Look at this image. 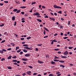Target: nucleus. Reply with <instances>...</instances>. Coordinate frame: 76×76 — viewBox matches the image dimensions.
Instances as JSON below:
<instances>
[{"instance_id": "31", "label": "nucleus", "mask_w": 76, "mask_h": 76, "mask_svg": "<svg viewBox=\"0 0 76 76\" xmlns=\"http://www.w3.org/2000/svg\"><path fill=\"white\" fill-rule=\"evenodd\" d=\"M55 51H59L60 49H55Z\"/></svg>"}, {"instance_id": "12", "label": "nucleus", "mask_w": 76, "mask_h": 76, "mask_svg": "<svg viewBox=\"0 0 76 76\" xmlns=\"http://www.w3.org/2000/svg\"><path fill=\"white\" fill-rule=\"evenodd\" d=\"M13 11L14 12H17V11H18V9H14L13 10Z\"/></svg>"}, {"instance_id": "32", "label": "nucleus", "mask_w": 76, "mask_h": 76, "mask_svg": "<svg viewBox=\"0 0 76 76\" xmlns=\"http://www.w3.org/2000/svg\"><path fill=\"white\" fill-rule=\"evenodd\" d=\"M31 37H28V38H27V39H31Z\"/></svg>"}, {"instance_id": "49", "label": "nucleus", "mask_w": 76, "mask_h": 76, "mask_svg": "<svg viewBox=\"0 0 76 76\" xmlns=\"http://www.w3.org/2000/svg\"><path fill=\"white\" fill-rule=\"evenodd\" d=\"M21 13H22L23 15H24L25 14V12H21Z\"/></svg>"}, {"instance_id": "60", "label": "nucleus", "mask_w": 76, "mask_h": 76, "mask_svg": "<svg viewBox=\"0 0 76 76\" xmlns=\"http://www.w3.org/2000/svg\"><path fill=\"white\" fill-rule=\"evenodd\" d=\"M4 25V24H3L2 25H0V26H1V27H2V26H3Z\"/></svg>"}, {"instance_id": "16", "label": "nucleus", "mask_w": 76, "mask_h": 76, "mask_svg": "<svg viewBox=\"0 0 76 76\" xmlns=\"http://www.w3.org/2000/svg\"><path fill=\"white\" fill-rule=\"evenodd\" d=\"M51 63L52 64H56V62H53V61H52V62H51Z\"/></svg>"}, {"instance_id": "20", "label": "nucleus", "mask_w": 76, "mask_h": 76, "mask_svg": "<svg viewBox=\"0 0 76 76\" xmlns=\"http://www.w3.org/2000/svg\"><path fill=\"white\" fill-rule=\"evenodd\" d=\"M58 13H60V14H62V11H59L58 12Z\"/></svg>"}, {"instance_id": "23", "label": "nucleus", "mask_w": 76, "mask_h": 76, "mask_svg": "<svg viewBox=\"0 0 76 76\" xmlns=\"http://www.w3.org/2000/svg\"><path fill=\"white\" fill-rule=\"evenodd\" d=\"M53 61H56V62H57L58 61H59V60H56V59H54Z\"/></svg>"}, {"instance_id": "24", "label": "nucleus", "mask_w": 76, "mask_h": 76, "mask_svg": "<svg viewBox=\"0 0 76 76\" xmlns=\"http://www.w3.org/2000/svg\"><path fill=\"white\" fill-rule=\"evenodd\" d=\"M0 53H1V54H3L4 53H3V50H0Z\"/></svg>"}, {"instance_id": "28", "label": "nucleus", "mask_w": 76, "mask_h": 76, "mask_svg": "<svg viewBox=\"0 0 76 76\" xmlns=\"http://www.w3.org/2000/svg\"><path fill=\"white\" fill-rule=\"evenodd\" d=\"M12 58H14V59H15V58H17V57H16V56H14V57H12Z\"/></svg>"}, {"instance_id": "53", "label": "nucleus", "mask_w": 76, "mask_h": 76, "mask_svg": "<svg viewBox=\"0 0 76 76\" xmlns=\"http://www.w3.org/2000/svg\"><path fill=\"white\" fill-rule=\"evenodd\" d=\"M61 74H59L57 75V76H61Z\"/></svg>"}, {"instance_id": "48", "label": "nucleus", "mask_w": 76, "mask_h": 76, "mask_svg": "<svg viewBox=\"0 0 76 76\" xmlns=\"http://www.w3.org/2000/svg\"><path fill=\"white\" fill-rule=\"evenodd\" d=\"M44 18H48V16H47V15H46V16L44 17Z\"/></svg>"}, {"instance_id": "19", "label": "nucleus", "mask_w": 76, "mask_h": 76, "mask_svg": "<svg viewBox=\"0 0 76 76\" xmlns=\"http://www.w3.org/2000/svg\"><path fill=\"white\" fill-rule=\"evenodd\" d=\"M20 10H18L16 12L17 13H20Z\"/></svg>"}, {"instance_id": "55", "label": "nucleus", "mask_w": 76, "mask_h": 76, "mask_svg": "<svg viewBox=\"0 0 76 76\" xmlns=\"http://www.w3.org/2000/svg\"><path fill=\"white\" fill-rule=\"evenodd\" d=\"M48 38V36H46L44 37V38Z\"/></svg>"}, {"instance_id": "4", "label": "nucleus", "mask_w": 76, "mask_h": 76, "mask_svg": "<svg viewBox=\"0 0 76 76\" xmlns=\"http://www.w3.org/2000/svg\"><path fill=\"white\" fill-rule=\"evenodd\" d=\"M31 71H28L27 72V74H28L29 75H31Z\"/></svg>"}, {"instance_id": "3", "label": "nucleus", "mask_w": 76, "mask_h": 76, "mask_svg": "<svg viewBox=\"0 0 76 76\" xmlns=\"http://www.w3.org/2000/svg\"><path fill=\"white\" fill-rule=\"evenodd\" d=\"M64 55H67V54H69V53L68 52H67V51H66L64 53Z\"/></svg>"}, {"instance_id": "40", "label": "nucleus", "mask_w": 76, "mask_h": 76, "mask_svg": "<svg viewBox=\"0 0 76 76\" xmlns=\"http://www.w3.org/2000/svg\"><path fill=\"white\" fill-rule=\"evenodd\" d=\"M4 3H9V1H4Z\"/></svg>"}, {"instance_id": "36", "label": "nucleus", "mask_w": 76, "mask_h": 76, "mask_svg": "<svg viewBox=\"0 0 76 76\" xmlns=\"http://www.w3.org/2000/svg\"><path fill=\"white\" fill-rule=\"evenodd\" d=\"M57 58L58 59L59 58L58 57H57V56H55L54 59H57Z\"/></svg>"}, {"instance_id": "11", "label": "nucleus", "mask_w": 76, "mask_h": 76, "mask_svg": "<svg viewBox=\"0 0 76 76\" xmlns=\"http://www.w3.org/2000/svg\"><path fill=\"white\" fill-rule=\"evenodd\" d=\"M23 52H24L25 53H27V52H28V50H26L25 49H23Z\"/></svg>"}, {"instance_id": "27", "label": "nucleus", "mask_w": 76, "mask_h": 76, "mask_svg": "<svg viewBox=\"0 0 76 76\" xmlns=\"http://www.w3.org/2000/svg\"><path fill=\"white\" fill-rule=\"evenodd\" d=\"M13 62H17V60H13L12 61Z\"/></svg>"}, {"instance_id": "46", "label": "nucleus", "mask_w": 76, "mask_h": 76, "mask_svg": "<svg viewBox=\"0 0 76 76\" xmlns=\"http://www.w3.org/2000/svg\"><path fill=\"white\" fill-rule=\"evenodd\" d=\"M13 64H14V65H18V64L16 63H13Z\"/></svg>"}, {"instance_id": "54", "label": "nucleus", "mask_w": 76, "mask_h": 76, "mask_svg": "<svg viewBox=\"0 0 76 76\" xmlns=\"http://www.w3.org/2000/svg\"><path fill=\"white\" fill-rule=\"evenodd\" d=\"M22 75L23 76H25V75H26V73H23V74H22Z\"/></svg>"}, {"instance_id": "17", "label": "nucleus", "mask_w": 76, "mask_h": 76, "mask_svg": "<svg viewBox=\"0 0 76 76\" xmlns=\"http://www.w3.org/2000/svg\"><path fill=\"white\" fill-rule=\"evenodd\" d=\"M12 19L13 21L15 20V17H12Z\"/></svg>"}, {"instance_id": "8", "label": "nucleus", "mask_w": 76, "mask_h": 76, "mask_svg": "<svg viewBox=\"0 0 76 76\" xmlns=\"http://www.w3.org/2000/svg\"><path fill=\"white\" fill-rule=\"evenodd\" d=\"M12 57V56H10L7 58L8 60H10V59H11Z\"/></svg>"}, {"instance_id": "35", "label": "nucleus", "mask_w": 76, "mask_h": 76, "mask_svg": "<svg viewBox=\"0 0 76 76\" xmlns=\"http://www.w3.org/2000/svg\"><path fill=\"white\" fill-rule=\"evenodd\" d=\"M7 68L8 69H10V70H11V69H12V67H7Z\"/></svg>"}, {"instance_id": "21", "label": "nucleus", "mask_w": 76, "mask_h": 76, "mask_svg": "<svg viewBox=\"0 0 76 76\" xmlns=\"http://www.w3.org/2000/svg\"><path fill=\"white\" fill-rule=\"evenodd\" d=\"M60 66L62 67L63 68H64V67H65V66L64 65H60Z\"/></svg>"}, {"instance_id": "44", "label": "nucleus", "mask_w": 76, "mask_h": 76, "mask_svg": "<svg viewBox=\"0 0 76 76\" xmlns=\"http://www.w3.org/2000/svg\"><path fill=\"white\" fill-rule=\"evenodd\" d=\"M46 56L47 58H49L50 57L49 56V55H46Z\"/></svg>"}, {"instance_id": "22", "label": "nucleus", "mask_w": 76, "mask_h": 76, "mask_svg": "<svg viewBox=\"0 0 76 76\" xmlns=\"http://www.w3.org/2000/svg\"><path fill=\"white\" fill-rule=\"evenodd\" d=\"M10 44H11V45H12V46H15V43H10Z\"/></svg>"}, {"instance_id": "61", "label": "nucleus", "mask_w": 76, "mask_h": 76, "mask_svg": "<svg viewBox=\"0 0 76 76\" xmlns=\"http://www.w3.org/2000/svg\"><path fill=\"white\" fill-rule=\"evenodd\" d=\"M68 25H70V21H68Z\"/></svg>"}, {"instance_id": "1", "label": "nucleus", "mask_w": 76, "mask_h": 76, "mask_svg": "<svg viewBox=\"0 0 76 76\" xmlns=\"http://www.w3.org/2000/svg\"><path fill=\"white\" fill-rule=\"evenodd\" d=\"M54 7L55 8V9H62V7L58 6H57L56 5H54Z\"/></svg>"}, {"instance_id": "29", "label": "nucleus", "mask_w": 76, "mask_h": 76, "mask_svg": "<svg viewBox=\"0 0 76 76\" xmlns=\"http://www.w3.org/2000/svg\"><path fill=\"white\" fill-rule=\"evenodd\" d=\"M27 46H28V45L26 44L23 45V47H27Z\"/></svg>"}, {"instance_id": "34", "label": "nucleus", "mask_w": 76, "mask_h": 76, "mask_svg": "<svg viewBox=\"0 0 76 76\" xmlns=\"http://www.w3.org/2000/svg\"><path fill=\"white\" fill-rule=\"evenodd\" d=\"M2 51L3 52V51H4V52H6V51H7V50H6L4 49H2Z\"/></svg>"}, {"instance_id": "43", "label": "nucleus", "mask_w": 76, "mask_h": 76, "mask_svg": "<svg viewBox=\"0 0 76 76\" xmlns=\"http://www.w3.org/2000/svg\"><path fill=\"white\" fill-rule=\"evenodd\" d=\"M4 4H3V3H0V6H3V5Z\"/></svg>"}, {"instance_id": "47", "label": "nucleus", "mask_w": 76, "mask_h": 76, "mask_svg": "<svg viewBox=\"0 0 76 76\" xmlns=\"http://www.w3.org/2000/svg\"><path fill=\"white\" fill-rule=\"evenodd\" d=\"M14 26H16V22L15 21L14 23Z\"/></svg>"}, {"instance_id": "15", "label": "nucleus", "mask_w": 76, "mask_h": 76, "mask_svg": "<svg viewBox=\"0 0 76 76\" xmlns=\"http://www.w3.org/2000/svg\"><path fill=\"white\" fill-rule=\"evenodd\" d=\"M26 7L24 6L20 7V8H21V9H25Z\"/></svg>"}, {"instance_id": "14", "label": "nucleus", "mask_w": 76, "mask_h": 76, "mask_svg": "<svg viewBox=\"0 0 76 76\" xmlns=\"http://www.w3.org/2000/svg\"><path fill=\"white\" fill-rule=\"evenodd\" d=\"M59 62H60V63H64V61H60V60H59Z\"/></svg>"}, {"instance_id": "58", "label": "nucleus", "mask_w": 76, "mask_h": 76, "mask_svg": "<svg viewBox=\"0 0 76 76\" xmlns=\"http://www.w3.org/2000/svg\"><path fill=\"white\" fill-rule=\"evenodd\" d=\"M60 26V29H63V26Z\"/></svg>"}, {"instance_id": "45", "label": "nucleus", "mask_w": 76, "mask_h": 76, "mask_svg": "<svg viewBox=\"0 0 76 76\" xmlns=\"http://www.w3.org/2000/svg\"><path fill=\"white\" fill-rule=\"evenodd\" d=\"M37 75V73H35L33 74V75H34V76Z\"/></svg>"}, {"instance_id": "5", "label": "nucleus", "mask_w": 76, "mask_h": 76, "mask_svg": "<svg viewBox=\"0 0 76 76\" xmlns=\"http://www.w3.org/2000/svg\"><path fill=\"white\" fill-rule=\"evenodd\" d=\"M30 56V54H26L25 55V57H29V56Z\"/></svg>"}, {"instance_id": "41", "label": "nucleus", "mask_w": 76, "mask_h": 76, "mask_svg": "<svg viewBox=\"0 0 76 76\" xmlns=\"http://www.w3.org/2000/svg\"><path fill=\"white\" fill-rule=\"evenodd\" d=\"M68 38V37H65L64 38V39H67Z\"/></svg>"}, {"instance_id": "38", "label": "nucleus", "mask_w": 76, "mask_h": 76, "mask_svg": "<svg viewBox=\"0 0 76 76\" xmlns=\"http://www.w3.org/2000/svg\"><path fill=\"white\" fill-rule=\"evenodd\" d=\"M5 41H6V40H4L2 41L1 42V43H3V42H5Z\"/></svg>"}, {"instance_id": "18", "label": "nucleus", "mask_w": 76, "mask_h": 76, "mask_svg": "<svg viewBox=\"0 0 76 76\" xmlns=\"http://www.w3.org/2000/svg\"><path fill=\"white\" fill-rule=\"evenodd\" d=\"M44 29L45 30V31H48V32H49V31L48 30L47 28H46L44 27Z\"/></svg>"}, {"instance_id": "30", "label": "nucleus", "mask_w": 76, "mask_h": 76, "mask_svg": "<svg viewBox=\"0 0 76 76\" xmlns=\"http://www.w3.org/2000/svg\"><path fill=\"white\" fill-rule=\"evenodd\" d=\"M28 67H29L30 69H33V67L31 66H28Z\"/></svg>"}, {"instance_id": "7", "label": "nucleus", "mask_w": 76, "mask_h": 76, "mask_svg": "<svg viewBox=\"0 0 76 76\" xmlns=\"http://www.w3.org/2000/svg\"><path fill=\"white\" fill-rule=\"evenodd\" d=\"M49 18L50 19H51V20H53V21H55V19L54 18L50 17Z\"/></svg>"}, {"instance_id": "26", "label": "nucleus", "mask_w": 76, "mask_h": 76, "mask_svg": "<svg viewBox=\"0 0 76 76\" xmlns=\"http://www.w3.org/2000/svg\"><path fill=\"white\" fill-rule=\"evenodd\" d=\"M1 61H4V60H5V58H3L1 59Z\"/></svg>"}, {"instance_id": "63", "label": "nucleus", "mask_w": 76, "mask_h": 76, "mask_svg": "<svg viewBox=\"0 0 76 76\" xmlns=\"http://www.w3.org/2000/svg\"><path fill=\"white\" fill-rule=\"evenodd\" d=\"M60 72H57L56 73V74H59V73H60Z\"/></svg>"}, {"instance_id": "37", "label": "nucleus", "mask_w": 76, "mask_h": 76, "mask_svg": "<svg viewBox=\"0 0 76 76\" xmlns=\"http://www.w3.org/2000/svg\"><path fill=\"white\" fill-rule=\"evenodd\" d=\"M20 51H21V49H20L19 50H17V53H20Z\"/></svg>"}, {"instance_id": "59", "label": "nucleus", "mask_w": 76, "mask_h": 76, "mask_svg": "<svg viewBox=\"0 0 76 76\" xmlns=\"http://www.w3.org/2000/svg\"><path fill=\"white\" fill-rule=\"evenodd\" d=\"M42 45L41 44H39L37 45L38 46H39L40 47Z\"/></svg>"}, {"instance_id": "10", "label": "nucleus", "mask_w": 76, "mask_h": 76, "mask_svg": "<svg viewBox=\"0 0 76 76\" xmlns=\"http://www.w3.org/2000/svg\"><path fill=\"white\" fill-rule=\"evenodd\" d=\"M37 20L38 22H42V20H40L39 19H37Z\"/></svg>"}, {"instance_id": "64", "label": "nucleus", "mask_w": 76, "mask_h": 76, "mask_svg": "<svg viewBox=\"0 0 76 76\" xmlns=\"http://www.w3.org/2000/svg\"><path fill=\"white\" fill-rule=\"evenodd\" d=\"M33 15H37V12L34 13L33 14Z\"/></svg>"}, {"instance_id": "42", "label": "nucleus", "mask_w": 76, "mask_h": 76, "mask_svg": "<svg viewBox=\"0 0 76 76\" xmlns=\"http://www.w3.org/2000/svg\"><path fill=\"white\" fill-rule=\"evenodd\" d=\"M43 33H44V35H45V34H46V32H45V30H44Z\"/></svg>"}, {"instance_id": "39", "label": "nucleus", "mask_w": 76, "mask_h": 76, "mask_svg": "<svg viewBox=\"0 0 76 76\" xmlns=\"http://www.w3.org/2000/svg\"><path fill=\"white\" fill-rule=\"evenodd\" d=\"M35 3H36V2H33L31 4V5H33V4H35Z\"/></svg>"}, {"instance_id": "50", "label": "nucleus", "mask_w": 76, "mask_h": 76, "mask_svg": "<svg viewBox=\"0 0 76 76\" xmlns=\"http://www.w3.org/2000/svg\"><path fill=\"white\" fill-rule=\"evenodd\" d=\"M53 41L55 42H57V40H53Z\"/></svg>"}, {"instance_id": "2", "label": "nucleus", "mask_w": 76, "mask_h": 76, "mask_svg": "<svg viewBox=\"0 0 76 76\" xmlns=\"http://www.w3.org/2000/svg\"><path fill=\"white\" fill-rule=\"evenodd\" d=\"M24 48H25L26 49H27V50H32V49L29 48H28V46L24 47Z\"/></svg>"}, {"instance_id": "51", "label": "nucleus", "mask_w": 76, "mask_h": 76, "mask_svg": "<svg viewBox=\"0 0 76 76\" xmlns=\"http://www.w3.org/2000/svg\"><path fill=\"white\" fill-rule=\"evenodd\" d=\"M23 64H26L27 63L26 62H23Z\"/></svg>"}, {"instance_id": "33", "label": "nucleus", "mask_w": 76, "mask_h": 76, "mask_svg": "<svg viewBox=\"0 0 76 76\" xmlns=\"http://www.w3.org/2000/svg\"><path fill=\"white\" fill-rule=\"evenodd\" d=\"M40 15V14L38 13V12H37L36 15H37V16H39Z\"/></svg>"}, {"instance_id": "13", "label": "nucleus", "mask_w": 76, "mask_h": 76, "mask_svg": "<svg viewBox=\"0 0 76 76\" xmlns=\"http://www.w3.org/2000/svg\"><path fill=\"white\" fill-rule=\"evenodd\" d=\"M61 58H67V57L65 56H61Z\"/></svg>"}, {"instance_id": "6", "label": "nucleus", "mask_w": 76, "mask_h": 76, "mask_svg": "<svg viewBox=\"0 0 76 76\" xmlns=\"http://www.w3.org/2000/svg\"><path fill=\"white\" fill-rule=\"evenodd\" d=\"M22 60H23V61H28V60L27 58H23L22 59Z\"/></svg>"}, {"instance_id": "9", "label": "nucleus", "mask_w": 76, "mask_h": 76, "mask_svg": "<svg viewBox=\"0 0 76 76\" xmlns=\"http://www.w3.org/2000/svg\"><path fill=\"white\" fill-rule=\"evenodd\" d=\"M38 63H40V64H42V63H43V62L42 61H40L39 60H38Z\"/></svg>"}, {"instance_id": "62", "label": "nucleus", "mask_w": 76, "mask_h": 76, "mask_svg": "<svg viewBox=\"0 0 76 76\" xmlns=\"http://www.w3.org/2000/svg\"><path fill=\"white\" fill-rule=\"evenodd\" d=\"M7 34V32H6L4 33V35H6Z\"/></svg>"}, {"instance_id": "25", "label": "nucleus", "mask_w": 76, "mask_h": 76, "mask_svg": "<svg viewBox=\"0 0 76 76\" xmlns=\"http://www.w3.org/2000/svg\"><path fill=\"white\" fill-rule=\"evenodd\" d=\"M73 48V47H71L69 48V49L70 50H72Z\"/></svg>"}, {"instance_id": "56", "label": "nucleus", "mask_w": 76, "mask_h": 76, "mask_svg": "<svg viewBox=\"0 0 76 76\" xmlns=\"http://www.w3.org/2000/svg\"><path fill=\"white\" fill-rule=\"evenodd\" d=\"M20 39H21V40H24V39H25V38H21Z\"/></svg>"}, {"instance_id": "57", "label": "nucleus", "mask_w": 76, "mask_h": 76, "mask_svg": "<svg viewBox=\"0 0 76 76\" xmlns=\"http://www.w3.org/2000/svg\"><path fill=\"white\" fill-rule=\"evenodd\" d=\"M54 15H55V16H57V13H56V12L54 13Z\"/></svg>"}, {"instance_id": "52", "label": "nucleus", "mask_w": 76, "mask_h": 76, "mask_svg": "<svg viewBox=\"0 0 76 76\" xmlns=\"http://www.w3.org/2000/svg\"><path fill=\"white\" fill-rule=\"evenodd\" d=\"M42 7L43 9H45V6H42Z\"/></svg>"}]
</instances>
